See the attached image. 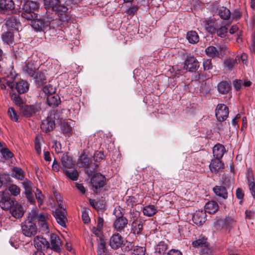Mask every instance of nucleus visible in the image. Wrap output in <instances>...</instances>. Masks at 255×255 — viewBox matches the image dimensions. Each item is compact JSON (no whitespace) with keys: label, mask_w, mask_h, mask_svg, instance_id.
<instances>
[{"label":"nucleus","mask_w":255,"mask_h":255,"mask_svg":"<svg viewBox=\"0 0 255 255\" xmlns=\"http://www.w3.org/2000/svg\"><path fill=\"white\" fill-rule=\"evenodd\" d=\"M218 90L222 94H227L231 90V85L227 81H222L218 84Z\"/></svg>","instance_id":"32"},{"label":"nucleus","mask_w":255,"mask_h":255,"mask_svg":"<svg viewBox=\"0 0 255 255\" xmlns=\"http://www.w3.org/2000/svg\"><path fill=\"white\" fill-rule=\"evenodd\" d=\"M168 249V245L164 242H160L155 247V253L159 254H164L166 253Z\"/></svg>","instance_id":"38"},{"label":"nucleus","mask_w":255,"mask_h":255,"mask_svg":"<svg viewBox=\"0 0 255 255\" xmlns=\"http://www.w3.org/2000/svg\"><path fill=\"white\" fill-rule=\"evenodd\" d=\"M225 152L226 150L224 146L220 143L216 144L213 148V154L215 159H221Z\"/></svg>","instance_id":"23"},{"label":"nucleus","mask_w":255,"mask_h":255,"mask_svg":"<svg viewBox=\"0 0 255 255\" xmlns=\"http://www.w3.org/2000/svg\"><path fill=\"white\" fill-rule=\"evenodd\" d=\"M50 248L54 252L60 253L61 251L62 242L59 237L55 234L50 233Z\"/></svg>","instance_id":"12"},{"label":"nucleus","mask_w":255,"mask_h":255,"mask_svg":"<svg viewBox=\"0 0 255 255\" xmlns=\"http://www.w3.org/2000/svg\"><path fill=\"white\" fill-rule=\"evenodd\" d=\"M106 178L104 176L101 174L94 175L91 179V183L95 188L94 192H97V190L103 187L105 184Z\"/></svg>","instance_id":"11"},{"label":"nucleus","mask_w":255,"mask_h":255,"mask_svg":"<svg viewBox=\"0 0 255 255\" xmlns=\"http://www.w3.org/2000/svg\"><path fill=\"white\" fill-rule=\"evenodd\" d=\"M192 245L195 248H202L201 253L202 255L208 254L210 252V250L208 248L209 244L207 241V239L205 238H202L193 241Z\"/></svg>","instance_id":"16"},{"label":"nucleus","mask_w":255,"mask_h":255,"mask_svg":"<svg viewBox=\"0 0 255 255\" xmlns=\"http://www.w3.org/2000/svg\"><path fill=\"white\" fill-rule=\"evenodd\" d=\"M40 110L39 105H25L20 108V113L25 117H30Z\"/></svg>","instance_id":"10"},{"label":"nucleus","mask_w":255,"mask_h":255,"mask_svg":"<svg viewBox=\"0 0 255 255\" xmlns=\"http://www.w3.org/2000/svg\"><path fill=\"white\" fill-rule=\"evenodd\" d=\"M203 66L204 70H209L212 69L213 65L211 59L204 60L203 62Z\"/></svg>","instance_id":"61"},{"label":"nucleus","mask_w":255,"mask_h":255,"mask_svg":"<svg viewBox=\"0 0 255 255\" xmlns=\"http://www.w3.org/2000/svg\"><path fill=\"white\" fill-rule=\"evenodd\" d=\"M33 245L38 251L50 249V243L41 236H36L34 238Z\"/></svg>","instance_id":"7"},{"label":"nucleus","mask_w":255,"mask_h":255,"mask_svg":"<svg viewBox=\"0 0 255 255\" xmlns=\"http://www.w3.org/2000/svg\"><path fill=\"white\" fill-rule=\"evenodd\" d=\"M192 220L195 224L202 225L206 221V212L203 210L196 211L193 215Z\"/></svg>","instance_id":"18"},{"label":"nucleus","mask_w":255,"mask_h":255,"mask_svg":"<svg viewBox=\"0 0 255 255\" xmlns=\"http://www.w3.org/2000/svg\"><path fill=\"white\" fill-rule=\"evenodd\" d=\"M43 92L45 93V94L47 96L49 95H53L55 93L56 89L55 87H54L52 85L50 84H48L45 85L43 88Z\"/></svg>","instance_id":"43"},{"label":"nucleus","mask_w":255,"mask_h":255,"mask_svg":"<svg viewBox=\"0 0 255 255\" xmlns=\"http://www.w3.org/2000/svg\"><path fill=\"white\" fill-rule=\"evenodd\" d=\"M32 19L31 25L35 31H43L45 33L52 36L56 35L57 33V30L59 26L58 21L51 20L48 17Z\"/></svg>","instance_id":"1"},{"label":"nucleus","mask_w":255,"mask_h":255,"mask_svg":"<svg viewBox=\"0 0 255 255\" xmlns=\"http://www.w3.org/2000/svg\"><path fill=\"white\" fill-rule=\"evenodd\" d=\"M64 172L66 176L73 181L77 180L78 177V174L76 170H73L72 172H70L67 169H64Z\"/></svg>","instance_id":"48"},{"label":"nucleus","mask_w":255,"mask_h":255,"mask_svg":"<svg viewBox=\"0 0 255 255\" xmlns=\"http://www.w3.org/2000/svg\"><path fill=\"white\" fill-rule=\"evenodd\" d=\"M52 143V147L55 149V152L57 153H60L61 152V145L60 143L56 140H53Z\"/></svg>","instance_id":"64"},{"label":"nucleus","mask_w":255,"mask_h":255,"mask_svg":"<svg viewBox=\"0 0 255 255\" xmlns=\"http://www.w3.org/2000/svg\"><path fill=\"white\" fill-rule=\"evenodd\" d=\"M14 8V4L12 0H0V9L3 11H11Z\"/></svg>","instance_id":"26"},{"label":"nucleus","mask_w":255,"mask_h":255,"mask_svg":"<svg viewBox=\"0 0 255 255\" xmlns=\"http://www.w3.org/2000/svg\"><path fill=\"white\" fill-rule=\"evenodd\" d=\"M24 72L30 77H34L36 71L38 70L33 62H28L23 67Z\"/></svg>","instance_id":"27"},{"label":"nucleus","mask_w":255,"mask_h":255,"mask_svg":"<svg viewBox=\"0 0 255 255\" xmlns=\"http://www.w3.org/2000/svg\"><path fill=\"white\" fill-rule=\"evenodd\" d=\"M134 247V245L132 242L124 241L123 244L122 246V250L124 251H129L131 250Z\"/></svg>","instance_id":"56"},{"label":"nucleus","mask_w":255,"mask_h":255,"mask_svg":"<svg viewBox=\"0 0 255 255\" xmlns=\"http://www.w3.org/2000/svg\"><path fill=\"white\" fill-rule=\"evenodd\" d=\"M61 162L63 170L71 168L74 165L72 158L66 154H63L61 157Z\"/></svg>","instance_id":"20"},{"label":"nucleus","mask_w":255,"mask_h":255,"mask_svg":"<svg viewBox=\"0 0 255 255\" xmlns=\"http://www.w3.org/2000/svg\"><path fill=\"white\" fill-rule=\"evenodd\" d=\"M8 115L11 120L18 122L19 116L12 108H9L7 111Z\"/></svg>","instance_id":"46"},{"label":"nucleus","mask_w":255,"mask_h":255,"mask_svg":"<svg viewBox=\"0 0 255 255\" xmlns=\"http://www.w3.org/2000/svg\"><path fill=\"white\" fill-rule=\"evenodd\" d=\"M105 155L103 152L97 151L94 153L93 158L96 162H100L104 159Z\"/></svg>","instance_id":"59"},{"label":"nucleus","mask_w":255,"mask_h":255,"mask_svg":"<svg viewBox=\"0 0 255 255\" xmlns=\"http://www.w3.org/2000/svg\"><path fill=\"white\" fill-rule=\"evenodd\" d=\"M209 166L211 171L217 172L224 168V164L220 159H214L211 160Z\"/></svg>","instance_id":"29"},{"label":"nucleus","mask_w":255,"mask_h":255,"mask_svg":"<svg viewBox=\"0 0 255 255\" xmlns=\"http://www.w3.org/2000/svg\"><path fill=\"white\" fill-rule=\"evenodd\" d=\"M222 50V48H220L218 50L213 46H208L205 49V52L207 55L212 58L220 57V52Z\"/></svg>","instance_id":"28"},{"label":"nucleus","mask_w":255,"mask_h":255,"mask_svg":"<svg viewBox=\"0 0 255 255\" xmlns=\"http://www.w3.org/2000/svg\"><path fill=\"white\" fill-rule=\"evenodd\" d=\"M34 221L28 218L21 224L22 233L27 237H31L35 236L37 233V228Z\"/></svg>","instance_id":"4"},{"label":"nucleus","mask_w":255,"mask_h":255,"mask_svg":"<svg viewBox=\"0 0 255 255\" xmlns=\"http://www.w3.org/2000/svg\"><path fill=\"white\" fill-rule=\"evenodd\" d=\"M2 38L4 42L8 44H12L13 42V35L10 32H6L3 33Z\"/></svg>","instance_id":"41"},{"label":"nucleus","mask_w":255,"mask_h":255,"mask_svg":"<svg viewBox=\"0 0 255 255\" xmlns=\"http://www.w3.org/2000/svg\"><path fill=\"white\" fill-rule=\"evenodd\" d=\"M10 177L6 174L0 175V188L2 186L6 185L10 181Z\"/></svg>","instance_id":"55"},{"label":"nucleus","mask_w":255,"mask_h":255,"mask_svg":"<svg viewBox=\"0 0 255 255\" xmlns=\"http://www.w3.org/2000/svg\"><path fill=\"white\" fill-rule=\"evenodd\" d=\"M0 153L2 157L7 160L13 156V154L7 148H2L0 150Z\"/></svg>","instance_id":"45"},{"label":"nucleus","mask_w":255,"mask_h":255,"mask_svg":"<svg viewBox=\"0 0 255 255\" xmlns=\"http://www.w3.org/2000/svg\"><path fill=\"white\" fill-rule=\"evenodd\" d=\"M186 38L189 43L195 44L199 40L198 33L195 31H190L187 33Z\"/></svg>","instance_id":"34"},{"label":"nucleus","mask_w":255,"mask_h":255,"mask_svg":"<svg viewBox=\"0 0 255 255\" xmlns=\"http://www.w3.org/2000/svg\"><path fill=\"white\" fill-rule=\"evenodd\" d=\"M13 204V200L9 196H3L0 201V206L3 210L10 209Z\"/></svg>","instance_id":"22"},{"label":"nucleus","mask_w":255,"mask_h":255,"mask_svg":"<svg viewBox=\"0 0 255 255\" xmlns=\"http://www.w3.org/2000/svg\"><path fill=\"white\" fill-rule=\"evenodd\" d=\"M219 209L218 203L214 201L208 202L205 205V212L210 214H214Z\"/></svg>","instance_id":"30"},{"label":"nucleus","mask_w":255,"mask_h":255,"mask_svg":"<svg viewBox=\"0 0 255 255\" xmlns=\"http://www.w3.org/2000/svg\"><path fill=\"white\" fill-rule=\"evenodd\" d=\"M22 185L24 189V191L32 190V183L29 180L27 179L24 180L22 182Z\"/></svg>","instance_id":"60"},{"label":"nucleus","mask_w":255,"mask_h":255,"mask_svg":"<svg viewBox=\"0 0 255 255\" xmlns=\"http://www.w3.org/2000/svg\"><path fill=\"white\" fill-rule=\"evenodd\" d=\"M23 193L25 194L26 198L27 199L29 202L32 204L35 203V199L32 194V190L24 191Z\"/></svg>","instance_id":"63"},{"label":"nucleus","mask_w":255,"mask_h":255,"mask_svg":"<svg viewBox=\"0 0 255 255\" xmlns=\"http://www.w3.org/2000/svg\"><path fill=\"white\" fill-rule=\"evenodd\" d=\"M8 191L14 196H17L20 192L19 187L14 184H11L8 187Z\"/></svg>","instance_id":"49"},{"label":"nucleus","mask_w":255,"mask_h":255,"mask_svg":"<svg viewBox=\"0 0 255 255\" xmlns=\"http://www.w3.org/2000/svg\"><path fill=\"white\" fill-rule=\"evenodd\" d=\"M218 14L222 19L227 20L230 18L231 13L230 10L226 7L222 6L219 8Z\"/></svg>","instance_id":"33"},{"label":"nucleus","mask_w":255,"mask_h":255,"mask_svg":"<svg viewBox=\"0 0 255 255\" xmlns=\"http://www.w3.org/2000/svg\"><path fill=\"white\" fill-rule=\"evenodd\" d=\"M237 63L236 60L231 58L226 59L224 62L225 68L231 71L233 69L235 64Z\"/></svg>","instance_id":"42"},{"label":"nucleus","mask_w":255,"mask_h":255,"mask_svg":"<svg viewBox=\"0 0 255 255\" xmlns=\"http://www.w3.org/2000/svg\"><path fill=\"white\" fill-rule=\"evenodd\" d=\"M6 86L12 90L14 88V83L8 80H3V81L0 84V88L4 90Z\"/></svg>","instance_id":"52"},{"label":"nucleus","mask_w":255,"mask_h":255,"mask_svg":"<svg viewBox=\"0 0 255 255\" xmlns=\"http://www.w3.org/2000/svg\"><path fill=\"white\" fill-rule=\"evenodd\" d=\"M205 27L207 31L211 33H215L216 31L221 25V21L215 18H210L204 21Z\"/></svg>","instance_id":"13"},{"label":"nucleus","mask_w":255,"mask_h":255,"mask_svg":"<svg viewBox=\"0 0 255 255\" xmlns=\"http://www.w3.org/2000/svg\"><path fill=\"white\" fill-rule=\"evenodd\" d=\"M247 178L249 189L254 198L255 199V184L253 176L252 174H249Z\"/></svg>","instance_id":"37"},{"label":"nucleus","mask_w":255,"mask_h":255,"mask_svg":"<svg viewBox=\"0 0 255 255\" xmlns=\"http://www.w3.org/2000/svg\"><path fill=\"white\" fill-rule=\"evenodd\" d=\"M60 98L57 95H50L47 97V103L49 106H57L59 103Z\"/></svg>","instance_id":"36"},{"label":"nucleus","mask_w":255,"mask_h":255,"mask_svg":"<svg viewBox=\"0 0 255 255\" xmlns=\"http://www.w3.org/2000/svg\"><path fill=\"white\" fill-rule=\"evenodd\" d=\"M227 31L228 29L226 26L220 25V26L217 29V31H216V33L218 36L223 38L226 36Z\"/></svg>","instance_id":"50"},{"label":"nucleus","mask_w":255,"mask_h":255,"mask_svg":"<svg viewBox=\"0 0 255 255\" xmlns=\"http://www.w3.org/2000/svg\"><path fill=\"white\" fill-rule=\"evenodd\" d=\"M33 77L37 82H42L46 79L45 75L43 73L38 71L36 72L35 75Z\"/></svg>","instance_id":"58"},{"label":"nucleus","mask_w":255,"mask_h":255,"mask_svg":"<svg viewBox=\"0 0 255 255\" xmlns=\"http://www.w3.org/2000/svg\"><path fill=\"white\" fill-rule=\"evenodd\" d=\"M124 239L118 233L114 234L110 238V246L114 250L121 248L123 244Z\"/></svg>","instance_id":"17"},{"label":"nucleus","mask_w":255,"mask_h":255,"mask_svg":"<svg viewBox=\"0 0 255 255\" xmlns=\"http://www.w3.org/2000/svg\"><path fill=\"white\" fill-rule=\"evenodd\" d=\"M234 223V221L232 218L227 217L224 219L216 220L214 222V226L217 230L225 228L226 230H230Z\"/></svg>","instance_id":"9"},{"label":"nucleus","mask_w":255,"mask_h":255,"mask_svg":"<svg viewBox=\"0 0 255 255\" xmlns=\"http://www.w3.org/2000/svg\"><path fill=\"white\" fill-rule=\"evenodd\" d=\"M28 218L34 222H38V224L43 223H50L51 217L47 213H39L36 209H32L29 213Z\"/></svg>","instance_id":"5"},{"label":"nucleus","mask_w":255,"mask_h":255,"mask_svg":"<svg viewBox=\"0 0 255 255\" xmlns=\"http://www.w3.org/2000/svg\"><path fill=\"white\" fill-rule=\"evenodd\" d=\"M53 216L58 224L63 227H66V222L67 221L66 210H60L59 209H56L53 212Z\"/></svg>","instance_id":"15"},{"label":"nucleus","mask_w":255,"mask_h":255,"mask_svg":"<svg viewBox=\"0 0 255 255\" xmlns=\"http://www.w3.org/2000/svg\"><path fill=\"white\" fill-rule=\"evenodd\" d=\"M128 220L126 218H117L114 223V229L117 232H122L127 227Z\"/></svg>","instance_id":"19"},{"label":"nucleus","mask_w":255,"mask_h":255,"mask_svg":"<svg viewBox=\"0 0 255 255\" xmlns=\"http://www.w3.org/2000/svg\"><path fill=\"white\" fill-rule=\"evenodd\" d=\"M11 99L15 105L19 106L20 108L23 107V100L19 95L12 94L11 95Z\"/></svg>","instance_id":"44"},{"label":"nucleus","mask_w":255,"mask_h":255,"mask_svg":"<svg viewBox=\"0 0 255 255\" xmlns=\"http://www.w3.org/2000/svg\"><path fill=\"white\" fill-rule=\"evenodd\" d=\"M199 67V63L193 56L187 55L184 61V68L189 72H195Z\"/></svg>","instance_id":"6"},{"label":"nucleus","mask_w":255,"mask_h":255,"mask_svg":"<svg viewBox=\"0 0 255 255\" xmlns=\"http://www.w3.org/2000/svg\"><path fill=\"white\" fill-rule=\"evenodd\" d=\"M61 128L63 132L65 134H70L72 130V128L67 123H63L61 126Z\"/></svg>","instance_id":"57"},{"label":"nucleus","mask_w":255,"mask_h":255,"mask_svg":"<svg viewBox=\"0 0 255 255\" xmlns=\"http://www.w3.org/2000/svg\"><path fill=\"white\" fill-rule=\"evenodd\" d=\"M79 160V164H81L80 166L87 167L90 163L89 158L85 154H82L81 155Z\"/></svg>","instance_id":"47"},{"label":"nucleus","mask_w":255,"mask_h":255,"mask_svg":"<svg viewBox=\"0 0 255 255\" xmlns=\"http://www.w3.org/2000/svg\"><path fill=\"white\" fill-rule=\"evenodd\" d=\"M97 253L98 255L107 254V249L106 248V243L103 238H100L98 243Z\"/></svg>","instance_id":"39"},{"label":"nucleus","mask_w":255,"mask_h":255,"mask_svg":"<svg viewBox=\"0 0 255 255\" xmlns=\"http://www.w3.org/2000/svg\"><path fill=\"white\" fill-rule=\"evenodd\" d=\"M44 3L45 8L55 11L61 21L68 22L70 19L68 8L65 5L61 4L59 0H44Z\"/></svg>","instance_id":"2"},{"label":"nucleus","mask_w":255,"mask_h":255,"mask_svg":"<svg viewBox=\"0 0 255 255\" xmlns=\"http://www.w3.org/2000/svg\"><path fill=\"white\" fill-rule=\"evenodd\" d=\"M229 115V109L227 106L223 104H219L216 109V116L219 122L225 121Z\"/></svg>","instance_id":"8"},{"label":"nucleus","mask_w":255,"mask_h":255,"mask_svg":"<svg viewBox=\"0 0 255 255\" xmlns=\"http://www.w3.org/2000/svg\"><path fill=\"white\" fill-rule=\"evenodd\" d=\"M145 248L143 247L136 246L133 250L132 255H144Z\"/></svg>","instance_id":"53"},{"label":"nucleus","mask_w":255,"mask_h":255,"mask_svg":"<svg viewBox=\"0 0 255 255\" xmlns=\"http://www.w3.org/2000/svg\"><path fill=\"white\" fill-rule=\"evenodd\" d=\"M5 25L9 30L18 31L21 27L18 16H10L7 17L6 19Z\"/></svg>","instance_id":"14"},{"label":"nucleus","mask_w":255,"mask_h":255,"mask_svg":"<svg viewBox=\"0 0 255 255\" xmlns=\"http://www.w3.org/2000/svg\"><path fill=\"white\" fill-rule=\"evenodd\" d=\"M38 7V4L36 1L27 0L22 6L21 16L27 20H32L37 17L36 14L34 11Z\"/></svg>","instance_id":"3"},{"label":"nucleus","mask_w":255,"mask_h":255,"mask_svg":"<svg viewBox=\"0 0 255 255\" xmlns=\"http://www.w3.org/2000/svg\"><path fill=\"white\" fill-rule=\"evenodd\" d=\"M123 209L120 206L116 207L115 208L114 214L117 218H125L122 212Z\"/></svg>","instance_id":"62"},{"label":"nucleus","mask_w":255,"mask_h":255,"mask_svg":"<svg viewBox=\"0 0 255 255\" xmlns=\"http://www.w3.org/2000/svg\"><path fill=\"white\" fill-rule=\"evenodd\" d=\"M14 87L19 94H23L28 90L29 86L26 81L20 80L16 84H14Z\"/></svg>","instance_id":"31"},{"label":"nucleus","mask_w":255,"mask_h":255,"mask_svg":"<svg viewBox=\"0 0 255 255\" xmlns=\"http://www.w3.org/2000/svg\"><path fill=\"white\" fill-rule=\"evenodd\" d=\"M214 193L217 196L224 200L228 198V192L226 188L223 186H216L213 189Z\"/></svg>","instance_id":"25"},{"label":"nucleus","mask_w":255,"mask_h":255,"mask_svg":"<svg viewBox=\"0 0 255 255\" xmlns=\"http://www.w3.org/2000/svg\"><path fill=\"white\" fill-rule=\"evenodd\" d=\"M50 223H43L39 224L40 231L43 234H47L50 233V229L49 226Z\"/></svg>","instance_id":"51"},{"label":"nucleus","mask_w":255,"mask_h":255,"mask_svg":"<svg viewBox=\"0 0 255 255\" xmlns=\"http://www.w3.org/2000/svg\"><path fill=\"white\" fill-rule=\"evenodd\" d=\"M157 211V208L153 205L146 206L143 209V213L148 217L153 216Z\"/></svg>","instance_id":"35"},{"label":"nucleus","mask_w":255,"mask_h":255,"mask_svg":"<svg viewBox=\"0 0 255 255\" xmlns=\"http://www.w3.org/2000/svg\"><path fill=\"white\" fill-rule=\"evenodd\" d=\"M34 194L39 205H41L43 204L44 199V196L41 191L39 189H36L34 192Z\"/></svg>","instance_id":"54"},{"label":"nucleus","mask_w":255,"mask_h":255,"mask_svg":"<svg viewBox=\"0 0 255 255\" xmlns=\"http://www.w3.org/2000/svg\"><path fill=\"white\" fill-rule=\"evenodd\" d=\"M12 175L16 179L22 180L24 178V174L23 170L19 167H14L12 170Z\"/></svg>","instance_id":"40"},{"label":"nucleus","mask_w":255,"mask_h":255,"mask_svg":"<svg viewBox=\"0 0 255 255\" xmlns=\"http://www.w3.org/2000/svg\"><path fill=\"white\" fill-rule=\"evenodd\" d=\"M10 213L13 217L18 219L22 217L24 212L21 206L16 203L10 208Z\"/></svg>","instance_id":"24"},{"label":"nucleus","mask_w":255,"mask_h":255,"mask_svg":"<svg viewBox=\"0 0 255 255\" xmlns=\"http://www.w3.org/2000/svg\"><path fill=\"white\" fill-rule=\"evenodd\" d=\"M55 128V122L50 118H47L42 121L41 128L44 132H49Z\"/></svg>","instance_id":"21"}]
</instances>
